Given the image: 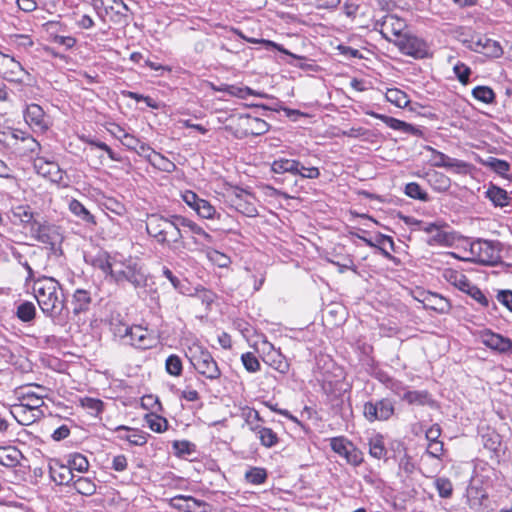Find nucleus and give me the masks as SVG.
I'll return each mask as SVG.
<instances>
[{
    "label": "nucleus",
    "instance_id": "f704fd0d",
    "mask_svg": "<svg viewBox=\"0 0 512 512\" xmlns=\"http://www.w3.org/2000/svg\"><path fill=\"white\" fill-rule=\"evenodd\" d=\"M428 176L429 182L436 191L445 192L450 188L451 181L443 173L434 171L433 173H430Z\"/></svg>",
    "mask_w": 512,
    "mask_h": 512
},
{
    "label": "nucleus",
    "instance_id": "9d476101",
    "mask_svg": "<svg viewBox=\"0 0 512 512\" xmlns=\"http://www.w3.org/2000/svg\"><path fill=\"white\" fill-rule=\"evenodd\" d=\"M37 174L47 178L53 183H61L64 178V171L54 161H49L44 157H36L33 163Z\"/></svg>",
    "mask_w": 512,
    "mask_h": 512
},
{
    "label": "nucleus",
    "instance_id": "8fccbe9b",
    "mask_svg": "<svg viewBox=\"0 0 512 512\" xmlns=\"http://www.w3.org/2000/svg\"><path fill=\"white\" fill-rule=\"evenodd\" d=\"M119 134L117 137L120 139L122 144L126 146L128 149L135 151L137 147L140 145L141 141L135 136L126 133L122 128L117 126Z\"/></svg>",
    "mask_w": 512,
    "mask_h": 512
},
{
    "label": "nucleus",
    "instance_id": "de8ad7c7",
    "mask_svg": "<svg viewBox=\"0 0 512 512\" xmlns=\"http://www.w3.org/2000/svg\"><path fill=\"white\" fill-rule=\"evenodd\" d=\"M162 274L165 278H167L170 281L175 290H177L181 294L187 293L188 288L186 287L185 281H182L179 278H177L169 268L163 267Z\"/></svg>",
    "mask_w": 512,
    "mask_h": 512
},
{
    "label": "nucleus",
    "instance_id": "a18cd8bd",
    "mask_svg": "<svg viewBox=\"0 0 512 512\" xmlns=\"http://www.w3.org/2000/svg\"><path fill=\"white\" fill-rule=\"evenodd\" d=\"M68 464V467L71 468V472H73V470L78 472H85L89 468V462L87 458L79 453L71 455Z\"/></svg>",
    "mask_w": 512,
    "mask_h": 512
},
{
    "label": "nucleus",
    "instance_id": "72a5a7b5",
    "mask_svg": "<svg viewBox=\"0 0 512 512\" xmlns=\"http://www.w3.org/2000/svg\"><path fill=\"white\" fill-rule=\"evenodd\" d=\"M114 259L115 255L111 256L107 253H101L93 259V265L102 270L105 274L112 276Z\"/></svg>",
    "mask_w": 512,
    "mask_h": 512
},
{
    "label": "nucleus",
    "instance_id": "b1692460",
    "mask_svg": "<svg viewBox=\"0 0 512 512\" xmlns=\"http://www.w3.org/2000/svg\"><path fill=\"white\" fill-rule=\"evenodd\" d=\"M217 91L226 92L227 94L238 97L240 99H246L248 96H259L264 97L265 94L256 92L249 87H240L236 85L223 84L221 87L216 89Z\"/></svg>",
    "mask_w": 512,
    "mask_h": 512
},
{
    "label": "nucleus",
    "instance_id": "7c9ffc66",
    "mask_svg": "<svg viewBox=\"0 0 512 512\" xmlns=\"http://www.w3.org/2000/svg\"><path fill=\"white\" fill-rule=\"evenodd\" d=\"M444 276L452 285H454L463 292L471 284L468 278L463 273L456 270H446Z\"/></svg>",
    "mask_w": 512,
    "mask_h": 512
},
{
    "label": "nucleus",
    "instance_id": "1a4fd4ad",
    "mask_svg": "<svg viewBox=\"0 0 512 512\" xmlns=\"http://www.w3.org/2000/svg\"><path fill=\"white\" fill-rule=\"evenodd\" d=\"M471 253L482 264L493 265L499 260V251L492 241L478 240L473 242L471 244Z\"/></svg>",
    "mask_w": 512,
    "mask_h": 512
},
{
    "label": "nucleus",
    "instance_id": "4be33fe9",
    "mask_svg": "<svg viewBox=\"0 0 512 512\" xmlns=\"http://www.w3.org/2000/svg\"><path fill=\"white\" fill-rule=\"evenodd\" d=\"M422 303L426 309L434 310L439 313H446L450 308L449 302L436 293H427Z\"/></svg>",
    "mask_w": 512,
    "mask_h": 512
},
{
    "label": "nucleus",
    "instance_id": "f257e3e1",
    "mask_svg": "<svg viewBox=\"0 0 512 512\" xmlns=\"http://www.w3.org/2000/svg\"><path fill=\"white\" fill-rule=\"evenodd\" d=\"M179 215L166 218L159 214H150L146 220L147 233L159 244L166 245L173 252H180L185 248L182 230L178 226Z\"/></svg>",
    "mask_w": 512,
    "mask_h": 512
},
{
    "label": "nucleus",
    "instance_id": "0e129e2a",
    "mask_svg": "<svg viewBox=\"0 0 512 512\" xmlns=\"http://www.w3.org/2000/svg\"><path fill=\"white\" fill-rule=\"evenodd\" d=\"M464 292L469 294L474 300H476L478 303H480L483 307L488 306L489 301H488L487 297L475 285L470 284L469 287Z\"/></svg>",
    "mask_w": 512,
    "mask_h": 512
},
{
    "label": "nucleus",
    "instance_id": "774afa93",
    "mask_svg": "<svg viewBox=\"0 0 512 512\" xmlns=\"http://www.w3.org/2000/svg\"><path fill=\"white\" fill-rule=\"evenodd\" d=\"M298 172L302 178L316 179L320 176V171L317 167H305L300 161H298Z\"/></svg>",
    "mask_w": 512,
    "mask_h": 512
},
{
    "label": "nucleus",
    "instance_id": "c9c22d12",
    "mask_svg": "<svg viewBox=\"0 0 512 512\" xmlns=\"http://www.w3.org/2000/svg\"><path fill=\"white\" fill-rule=\"evenodd\" d=\"M369 453L376 459H382L386 456L387 450L382 436L377 435L369 440Z\"/></svg>",
    "mask_w": 512,
    "mask_h": 512
},
{
    "label": "nucleus",
    "instance_id": "9b49d317",
    "mask_svg": "<svg viewBox=\"0 0 512 512\" xmlns=\"http://www.w3.org/2000/svg\"><path fill=\"white\" fill-rule=\"evenodd\" d=\"M395 43L404 54L409 56L423 58L427 53L425 42L413 35L404 34L396 39Z\"/></svg>",
    "mask_w": 512,
    "mask_h": 512
},
{
    "label": "nucleus",
    "instance_id": "bb28decb",
    "mask_svg": "<svg viewBox=\"0 0 512 512\" xmlns=\"http://www.w3.org/2000/svg\"><path fill=\"white\" fill-rule=\"evenodd\" d=\"M251 430L258 434L261 444L267 448H271L278 443L277 434L270 428L262 426H252Z\"/></svg>",
    "mask_w": 512,
    "mask_h": 512
},
{
    "label": "nucleus",
    "instance_id": "a878e982",
    "mask_svg": "<svg viewBox=\"0 0 512 512\" xmlns=\"http://www.w3.org/2000/svg\"><path fill=\"white\" fill-rule=\"evenodd\" d=\"M298 160L279 158L273 161L271 164V170L277 174L290 173L297 175L298 172Z\"/></svg>",
    "mask_w": 512,
    "mask_h": 512
},
{
    "label": "nucleus",
    "instance_id": "423d86ee",
    "mask_svg": "<svg viewBox=\"0 0 512 512\" xmlns=\"http://www.w3.org/2000/svg\"><path fill=\"white\" fill-rule=\"evenodd\" d=\"M395 408L392 400L383 398L377 401H368L363 406V415L369 422L386 421L392 417Z\"/></svg>",
    "mask_w": 512,
    "mask_h": 512
},
{
    "label": "nucleus",
    "instance_id": "4468645a",
    "mask_svg": "<svg viewBox=\"0 0 512 512\" xmlns=\"http://www.w3.org/2000/svg\"><path fill=\"white\" fill-rule=\"evenodd\" d=\"M26 123L35 131L45 132L49 128V122L44 110L38 104H30L24 113Z\"/></svg>",
    "mask_w": 512,
    "mask_h": 512
},
{
    "label": "nucleus",
    "instance_id": "37998d69",
    "mask_svg": "<svg viewBox=\"0 0 512 512\" xmlns=\"http://www.w3.org/2000/svg\"><path fill=\"white\" fill-rule=\"evenodd\" d=\"M472 95L475 99L490 104L495 99L494 91L488 86H477L472 90Z\"/></svg>",
    "mask_w": 512,
    "mask_h": 512
},
{
    "label": "nucleus",
    "instance_id": "e433bc0d",
    "mask_svg": "<svg viewBox=\"0 0 512 512\" xmlns=\"http://www.w3.org/2000/svg\"><path fill=\"white\" fill-rule=\"evenodd\" d=\"M71 212L87 223L95 224L94 216L78 200H72L69 204Z\"/></svg>",
    "mask_w": 512,
    "mask_h": 512
},
{
    "label": "nucleus",
    "instance_id": "c85d7f7f",
    "mask_svg": "<svg viewBox=\"0 0 512 512\" xmlns=\"http://www.w3.org/2000/svg\"><path fill=\"white\" fill-rule=\"evenodd\" d=\"M486 196L493 202L495 206L500 207L508 205L510 199L504 189L494 185L488 188L486 191Z\"/></svg>",
    "mask_w": 512,
    "mask_h": 512
},
{
    "label": "nucleus",
    "instance_id": "cd10ccee",
    "mask_svg": "<svg viewBox=\"0 0 512 512\" xmlns=\"http://www.w3.org/2000/svg\"><path fill=\"white\" fill-rule=\"evenodd\" d=\"M178 221V226L180 229L188 228L189 231L192 232L193 234L201 236L206 243H212V236L209 233H207L202 227L196 224L194 221L181 215H179Z\"/></svg>",
    "mask_w": 512,
    "mask_h": 512
},
{
    "label": "nucleus",
    "instance_id": "ea45409f",
    "mask_svg": "<svg viewBox=\"0 0 512 512\" xmlns=\"http://www.w3.org/2000/svg\"><path fill=\"white\" fill-rule=\"evenodd\" d=\"M245 41L249 42V43H253V44H262L263 46H265L266 49H276L278 51H280L281 53H284L286 55H289L295 59H302V57L300 56H297L291 52H289L288 50H286L283 46L277 44L276 42H273L271 40H266V39H257V38H252V37H247L245 38Z\"/></svg>",
    "mask_w": 512,
    "mask_h": 512
},
{
    "label": "nucleus",
    "instance_id": "2eb2a0df",
    "mask_svg": "<svg viewBox=\"0 0 512 512\" xmlns=\"http://www.w3.org/2000/svg\"><path fill=\"white\" fill-rule=\"evenodd\" d=\"M124 333H129L127 343L139 348L147 349L152 347V339L147 329L142 326H131V328H124Z\"/></svg>",
    "mask_w": 512,
    "mask_h": 512
},
{
    "label": "nucleus",
    "instance_id": "5fc2aeb1",
    "mask_svg": "<svg viewBox=\"0 0 512 512\" xmlns=\"http://www.w3.org/2000/svg\"><path fill=\"white\" fill-rule=\"evenodd\" d=\"M485 165L502 176L505 175V173L508 172L510 168L508 162L494 157L488 158V160L485 162Z\"/></svg>",
    "mask_w": 512,
    "mask_h": 512
},
{
    "label": "nucleus",
    "instance_id": "4d7b16f0",
    "mask_svg": "<svg viewBox=\"0 0 512 512\" xmlns=\"http://www.w3.org/2000/svg\"><path fill=\"white\" fill-rule=\"evenodd\" d=\"M81 404L84 408L90 411L92 415L97 416L103 410V402L99 399L86 397L81 400Z\"/></svg>",
    "mask_w": 512,
    "mask_h": 512
},
{
    "label": "nucleus",
    "instance_id": "20e7f679",
    "mask_svg": "<svg viewBox=\"0 0 512 512\" xmlns=\"http://www.w3.org/2000/svg\"><path fill=\"white\" fill-rule=\"evenodd\" d=\"M231 123V128L237 138H244L250 135L259 136L269 130V124L265 120L249 114L233 116Z\"/></svg>",
    "mask_w": 512,
    "mask_h": 512
},
{
    "label": "nucleus",
    "instance_id": "a211bd4d",
    "mask_svg": "<svg viewBox=\"0 0 512 512\" xmlns=\"http://www.w3.org/2000/svg\"><path fill=\"white\" fill-rule=\"evenodd\" d=\"M11 413L21 425H29L43 415V413L37 414L35 410L28 409L24 404L13 405Z\"/></svg>",
    "mask_w": 512,
    "mask_h": 512
},
{
    "label": "nucleus",
    "instance_id": "603ef678",
    "mask_svg": "<svg viewBox=\"0 0 512 512\" xmlns=\"http://www.w3.org/2000/svg\"><path fill=\"white\" fill-rule=\"evenodd\" d=\"M201 218L214 219L217 215L216 209L207 200L202 199L195 211Z\"/></svg>",
    "mask_w": 512,
    "mask_h": 512
},
{
    "label": "nucleus",
    "instance_id": "3c124183",
    "mask_svg": "<svg viewBox=\"0 0 512 512\" xmlns=\"http://www.w3.org/2000/svg\"><path fill=\"white\" fill-rule=\"evenodd\" d=\"M435 487L440 497L448 498L452 495L453 486L451 481L445 477H439L435 480Z\"/></svg>",
    "mask_w": 512,
    "mask_h": 512
},
{
    "label": "nucleus",
    "instance_id": "6ab92c4d",
    "mask_svg": "<svg viewBox=\"0 0 512 512\" xmlns=\"http://www.w3.org/2000/svg\"><path fill=\"white\" fill-rule=\"evenodd\" d=\"M11 212L15 220H19L22 224L30 225L31 229L39 223L37 219L39 215L35 214L28 205H18L12 208Z\"/></svg>",
    "mask_w": 512,
    "mask_h": 512
},
{
    "label": "nucleus",
    "instance_id": "4c0bfd02",
    "mask_svg": "<svg viewBox=\"0 0 512 512\" xmlns=\"http://www.w3.org/2000/svg\"><path fill=\"white\" fill-rule=\"evenodd\" d=\"M17 317L23 322H30L35 318L36 307L32 302L25 301L17 307Z\"/></svg>",
    "mask_w": 512,
    "mask_h": 512
},
{
    "label": "nucleus",
    "instance_id": "a19ab883",
    "mask_svg": "<svg viewBox=\"0 0 512 512\" xmlns=\"http://www.w3.org/2000/svg\"><path fill=\"white\" fill-rule=\"evenodd\" d=\"M145 420L148 427L154 432L161 433L167 429L168 422L164 417L156 414H147Z\"/></svg>",
    "mask_w": 512,
    "mask_h": 512
},
{
    "label": "nucleus",
    "instance_id": "412c9836",
    "mask_svg": "<svg viewBox=\"0 0 512 512\" xmlns=\"http://www.w3.org/2000/svg\"><path fill=\"white\" fill-rule=\"evenodd\" d=\"M93 6L96 10H103L105 14L114 12L116 15H124L129 10L123 0H93Z\"/></svg>",
    "mask_w": 512,
    "mask_h": 512
},
{
    "label": "nucleus",
    "instance_id": "ddd939ff",
    "mask_svg": "<svg viewBox=\"0 0 512 512\" xmlns=\"http://www.w3.org/2000/svg\"><path fill=\"white\" fill-rule=\"evenodd\" d=\"M171 507L183 512H208L210 505L192 496L177 495L169 500Z\"/></svg>",
    "mask_w": 512,
    "mask_h": 512
},
{
    "label": "nucleus",
    "instance_id": "864d4df0",
    "mask_svg": "<svg viewBox=\"0 0 512 512\" xmlns=\"http://www.w3.org/2000/svg\"><path fill=\"white\" fill-rule=\"evenodd\" d=\"M330 445L335 453L343 457H345L348 450L352 448V443L347 442L343 437L332 438Z\"/></svg>",
    "mask_w": 512,
    "mask_h": 512
},
{
    "label": "nucleus",
    "instance_id": "338daca9",
    "mask_svg": "<svg viewBox=\"0 0 512 512\" xmlns=\"http://www.w3.org/2000/svg\"><path fill=\"white\" fill-rule=\"evenodd\" d=\"M485 40H488L486 36H472L471 39L468 41V47L474 52L483 54V51H485L486 47Z\"/></svg>",
    "mask_w": 512,
    "mask_h": 512
},
{
    "label": "nucleus",
    "instance_id": "052dcab7",
    "mask_svg": "<svg viewBox=\"0 0 512 512\" xmlns=\"http://www.w3.org/2000/svg\"><path fill=\"white\" fill-rule=\"evenodd\" d=\"M0 452L1 465L12 467L18 463V456L20 455L18 450L14 449L11 451V453H7L5 449H2Z\"/></svg>",
    "mask_w": 512,
    "mask_h": 512
},
{
    "label": "nucleus",
    "instance_id": "79ce46f5",
    "mask_svg": "<svg viewBox=\"0 0 512 512\" xmlns=\"http://www.w3.org/2000/svg\"><path fill=\"white\" fill-rule=\"evenodd\" d=\"M150 164L155 168L165 172H172L176 168L173 162H171L169 159H167L165 156L158 152L152 155V159H150Z\"/></svg>",
    "mask_w": 512,
    "mask_h": 512
},
{
    "label": "nucleus",
    "instance_id": "49530a36",
    "mask_svg": "<svg viewBox=\"0 0 512 512\" xmlns=\"http://www.w3.org/2000/svg\"><path fill=\"white\" fill-rule=\"evenodd\" d=\"M165 369L172 376H180L183 370L182 361L177 355H170L165 361Z\"/></svg>",
    "mask_w": 512,
    "mask_h": 512
},
{
    "label": "nucleus",
    "instance_id": "2f4dec72",
    "mask_svg": "<svg viewBox=\"0 0 512 512\" xmlns=\"http://www.w3.org/2000/svg\"><path fill=\"white\" fill-rule=\"evenodd\" d=\"M385 98L397 107L403 108L409 104L407 94L398 88H389L385 93Z\"/></svg>",
    "mask_w": 512,
    "mask_h": 512
},
{
    "label": "nucleus",
    "instance_id": "c03bdc74",
    "mask_svg": "<svg viewBox=\"0 0 512 512\" xmlns=\"http://www.w3.org/2000/svg\"><path fill=\"white\" fill-rule=\"evenodd\" d=\"M245 479L251 484L259 485L266 481L267 472L264 468L254 467L245 473Z\"/></svg>",
    "mask_w": 512,
    "mask_h": 512
},
{
    "label": "nucleus",
    "instance_id": "f03ea898",
    "mask_svg": "<svg viewBox=\"0 0 512 512\" xmlns=\"http://www.w3.org/2000/svg\"><path fill=\"white\" fill-rule=\"evenodd\" d=\"M32 289L40 309L46 316L56 319L62 315L66 308L65 297L56 279L47 276L37 278Z\"/></svg>",
    "mask_w": 512,
    "mask_h": 512
},
{
    "label": "nucleus",
    "instance_id": "aec40b11",
    "mask_svg": "<svg viewBox=\"0 0 512 512\" xmlns=\"http://www.w3.org/2000/svg\"><path fill=\"white\" fill-rule=\"evenodd\" d=\"M116 431L120 433L118 437L121 440L128 441L132 445L143 446L147 443L146 434L139 430L127 426H118Z\"/></svg>",
    "mask_w": 512,
    "mask_h": 512
},
{
    "label": "nucleus",
    "instance_id": "6e6d98bb",
    "mask_svg": "<svg viewBox=\"0 0 512 512\" xmlns=\"http://www.w3.org/2000/svg\"><path fill=\"white\" fill-rule=\"evenodd\" d=\"M241 360L245 369L249 372L254 373L260 369L259 360L252 352L242 354Z\"/></svg>",
    "mask_w": 512,
    "mask_h": 512
},
{
    "label": "nucleus",
    "instance_id": "f8f14e48",
    "mask_svg": "<svg viewBox=\"0 0 512 512\" xmlns=\"http://www.w3.org/2000/svg\"><path fill=\"white\" fill-rule=\"evenodd\" d=\"M481 342L488 348L503 354H512V340L490 330L480 334Z\"/></svg>",
    "mask_w": 512,
    "mask_h": 512
},
{
    "label": "nucleus",
    "instance_id": "dca6fc26",
    "mask_svg": "<svg viewBox=\"0 0 512 512\" xmlns=\"http://www.w3.org/2000/svg\"><path fill=\"white\" fill-rule=\"evenodd\" d=\"M254 200L255 198L250 193L242 191L240 194L236 195L234 204L240 213L248 217H255L258 215V211Z\"/></svg>",
    "mask_w": 512,
    "mask_h": 512
},
{
    "label": "nucleus",
    "instance_id": "58836bf2",
    "mask_svg": "<svg viewBox=\"0 0 512 512\" xmlns=\"http://www.w3.org/2000/svg\"><path fill=\"white\" fill-rule=\"evenodd\" d=\"M403 400L409 404L426 405L430 403V395L427 391H408L403 395Z\"/></svg>",
    "mask_w": 512,
    "mask_h": 512
},
{
    "label": "nucleus",
    "instance_id": "393cba45",
    "mask_svg": "<svg viewBox=\"0 0 512 512\" xmlns=\"http://www.w3.org/2000/svg\"><path fill=\"white\" fill-rule=\"evenodd\" d=\"M91 303L90 293L84 289H77L72 298V306L74 314H80L89 309Z\"/></svg>",
    "mask_w": 512,
    "mask_h": 512
},
{
    "label": "nucleus",
    "instance_id": "13d9d810",
    "mask_svg": "<svg viewBox=\"0 0 512 512\" xmlns=\"http://www.w3.org/2000/svg\"><path fill=\"white\" fill-rule=\"evenodd\" d=\"M405 193L407 196L414 198V199H419V200H424V201H426L428 199L427 193L423 192L420 185L416 182L408 183L405 187Z\"/></svg>",
    "mask_w": 512,
    "mask_h": 512
},
{
    "label": "nucleus",
    "instance_id": "0eeeda50",
    "mask_svg": "<svg viewBox=\"0 0 512 512\" xmlns=\"http://www.w3.org/2000/svg\"><path fill=\"white\" fill-rule=\"evenodd\" d=\"M405 28V21L392 14H387L379 19H375L374 22V29L379 31L382 36L388 40H392V37H396V39L402 37Z\"/></svg>",
    "mask_w": 512,
    "mask_h": 512
},
{
    "label": "nucleus",
    "instance_id": "c756f323",
    "mask_svg": "<svg viewBox=\"0 0 512 512\" xmlns=\"http://www.w3.org/2000/svg\"><path fill=\"white\" fill-rule=\"evenodd\" d=\"M74 489L81 495L91 496L96 492V484L88 477L73 479Z\"/></svg>",
    "mask_w": 512,
    "mask_h": 512
},
{
    "label": "nucleus",
    "instance_id": "69168bd1",
    "mask_svg": "<svg viewBox=\"0 0 512 512\" xmlns=\"http://www.w3.org/2000/svg\"><path fill=\"white\" fill-rule=\"evenodd\" d=\"M445 168L454 171L455 173L462 174L467 173L469 165L459 159L449 157L448 162L446 163Z\"/></svg>",
    "mask_w": 512,
    "mask_h": 512
},
{
    "label": "nucleus",
    "instance_id": "473e14b6",
    "mask_svg": "<svg viewBox=\"0 0 512 512\" xmlns=\"http://www.w3.org/2000/svg\"><path fill=\"white\" fill-rule=\"evenodd\" d=\"M19 404H24L28 409L35 410L38 413H42L40 408L43 406L44 401L42 396L37 395L32 391H27L22 394Z\"/></svg>",
    "mask_w": 512,
    "mask_h": 512
},
{
    "label": "nucleus",
    "instance_id": "7ed1b4c3",
    "mask_svg": "<svg viewBox=\"0 0 512 512\" xmlns=\"http://www.w3.org/2000/svg\"><path fill=\"white\" fill-rule=\"evenodd\" d=\"M114 270L112 278L117 284L124 282L130 283L134 288H142L147 284V276L139 262L132 258L120 254H115Z\"/></svg>",
    "mask_w": 512,
    "mask_h": 512
},
{
    "label": "nucleus",
    "instance_id": "f3484780",
    "mask_svg": "<svg viewBox=\"0 0 512 512\" xmlns=\"http://www.w3.org/2000/svg\"><path fill=\"white\" fill-rule=\"evenodd\" d=\"M49 473L51 479L58 485H69V483L74 479L71 468L62 465L57 461L50 464Z\"/></svg>",
    "mask_w": 512,
    "mask_h": 512
},
{
    "label": "nucleus",
    "instance_id": "bf43d9fd",
    "mask_svg": "<svg viewBox=\"0 0 512 512\" xmlns=\"http://www.w3.org/2000/svg\"><path fill=\"white\" fill-rule=\"evenodd\" d=\"M103 206L106 210L111 211L118 216H121L126 212L124 204L112 197L106 198L103 202Z\"/></svg>",
    "mask_w": 512,
    "mask_h": 512
},
{
    "label": "nucleus",
    "instance_id": "09e8293b",
    "mask_svg": "<svg viewBox=\"0 0 512 512\" xmlns=\"http://www.w3.org/2000/svg\"><path fill=\"white\" fill-rule=\"evenodd\" d=\"M31 231L40 242L44 244H52V240L50 238L51 227L49 225H45L39 222L35 227L31 229Z\"/></svg>",
    "mask_w": 512,
    "mask_h": 512
},
{
    "label": "nucleus",
    "instance_id": "39448f33",
    "mask_svg": "<svg viewBox=\"0 0 512 512\" xmlns=\"http://www.w3.org/2000/svg\"><path fill=\"white\" fill-rule=\"evenodd\" d=\"M190 361L195 370L210 381L218 380L221 377V370L211 355L202 346H196L192 352Z\"/></svg>",
    "mask_w": 512,
    "mask_h": 512
},
{
    "label": "nucleus",
    "instance_id": "680f3d73",
    "mask_svg": "<svg viewBox=\"0 0 512 512\" xmlns=\"http://www.w3.org/2000/svg\"><path fill=\"white\" fill-rule=\"evenodd\" d=\"M454 73L457 79L464 85L469 82V76L471 74V69L465 65L464 63L458 62L453 67Z\"/></svg>",
    "mask_w": 512,
    "mask_h": 512
},
{
    "label": "nucleus",
    "instance_id": "e2e57ef3",
    "mask_svg": "<svg viewBox=\"0 0 512 512\" xmlns=\"http://www.w3.org/2000/svg\"><path fill=\"white\" fill-rule=\"evenodd\" d=\"M485 43L486 47L485 51H483L484 55L498 58L503 54V50L497 41L488 38V40H485Z\"/></svg>",
    "mask_w": 512,
    "mask_h": 512
},
{
    "label": "nucleus",
    "instance_id": "6e6552de",
    "mask_svg": "<svg viewBox=\"0 0 512 512\" xmlns=\"http://www.w3.org/2000/svg\"><path fill=\"white\" fill-rule=\"evenodd\" d=\"M3 77L9 82L18 84L32 85L33 78L20 62L9 55H3Z\"/></svg>",
    "mask_w": 512,
    "mask_h": 512
},
{
    "label": "nucleus",
    "instance_id": "5701e85b",
    "mask_svg": "<svg viewBox=\"0 0 512 512\" xmlns=\"http://www.w3.org/2000/svg\"><path fill=\"white\" fill-rule=\"evenodd\" d=\"M263 361L282 374L287 373L289 370V364L286 358L279 351L273 350L267 353Z\"/></svg>",
    "mask_w": 512,
    "mask_h": 512
}]
</instances>
